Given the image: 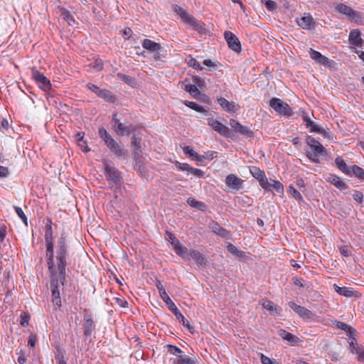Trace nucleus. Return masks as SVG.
I'll return each mask as SVG.
<instances>
[{"label":"nucleus","instance_id":"obj_1","mask_svg":"<svg viewBox=\"0 0 364 364\" xmlns=\"http://www.w3.org/2000/svg\"><path fill=\"white\" fill-rule=\"evenodd\" d=\"M69 256L68 247L66 245V235L62 233L60 237L58 240V248L56 250V267L58 270L57 276H60V280H65L66 270L65 267L68 264L67 259Z\"/></svg>","mask_w":364,"mask_h":364},{"label":"nucleus","instance_id":"obj_2","mask_svg":"<svg viewBox=\"0 0 364 364\" xmlns=\"http://www.w3.org/2000/svg\"><path fill=\"white\" fill-rule=\"evenodd\" d=\"M99 135L109 151L117 156H127L128 151L123 144L120 141L114 139L104 127L99 129Z\"/></svg>","mask_w":364,"mask_h":364},{"label":"nucleus","instance_id":"obj_3","mask_svg":"<svg viewBox=\"0 0 364 364\" xmlns=\"http://www.w3.org/2000/svg\"><path fill=\"white\" fill-rule=\"evenodd\" d=\"M50 289L52 292V303L56 309H60L61 307V299L60 291V284L63 285L65 281H61L60 276L50 274Z\"/></svg>","mask_w":364,"mask_h":364},{"label":"nucleus","instance_id":"obj_4","mask_svg":"<svg viewBox=\"0 0 364 364\" xmlns=\"http://www.w3.org/2000/svg\"><path fill=\"white\" fill-rule=\"evenodd\" d=\"M106 178L111 188H117L121 184V173L117 168L107 164H105Z\"/></svg>","mask_w":364,"mask_h":364},{"label":"nucleus","instance_id":"obj_5","mask_svg":"<svg viewBox=\"0 0 364 364\" xmlns=\"http://www.w3.org/2000/svg\"><path fill=\"white\" fill-rule=\"evenodd\" d=\"M306 143L314 151V154H308V157L314 162H318L319 156L326 155L325 148L322 144L311 136H307Z\"/></svg>","mask_w":364,"mask_h":364},{"label":"nucleus","instance_id":"obj_6","mask_svg":"<svg viewBox=\"0 0 364 364\" xmlns=\"http://www.w3.org/2000/svg\"><path fill=\"white\" fill-rule=\"evenodd\" d=\"M269 106L280 115L291 116L292 110L289 105L279 98L273 97L269 100Z\"/></svg>","mask_w":364,"mask_h":364},{"label":"nucleus","instance_id":"obj_7","mask_svg":"<svg viewBox=\"0 0 364 364\" xmlns=\"http://www.w3.org/2000/svg\"><path fill=\"white\" fill-rule=\"evenodd\" d=\"M166 306L171 311V312L174 314L176 318L182 322L183 326L186 327L191 333H194L195 329L194 327L192 326L188 321H187L183 314L180 312L178 309L176 307L175 304L172 301L171 298H168L167 300L164 301Z\"/></svg>","mask_w":364,"mask_h":364},{"label":"nucleus","instance_id":"obj_8","mask_svg":"<svg viewBox=\"0 0 364 364\" xmlns=\"http://www.w3.org/2000/svg\"><path fill=\"white\" fill-rule=\"evenodd\" d=\"M208 124L212 127L215 132H218L222 136L226 137H232L234 136L233 132L228 127L223 124L219 121L214 119L212 117L207 119Z\"/></svg>","mask_w":364,"mask_h":364},{"label":"nucleus","instance_id":"obj_9","mask_svg":"<svg viewBox=\"0 0 364 364\" xmlns=\"http://www.w3.org/2000/svg\"><path fill=\"white\" fill-rule=\"evenodd\" d=\"M288 305L303 320L312 321L315 317V315L310 310L296 304L294 301H289Z\"/></svg>","mask_w":364,"mask_h":364},{"label":"nucleus","instance_id":"obj_10","mask_svg":"<svg viewBox=\"0 0 364 364\" xmlns=\"http://www.w3.org/2000/svg\"><path fill=\"white\" fill-rule=\"evenodd\" d=\"M32 77L41 90L48 91L51 89L50 81L43 73L35 68L32 69Z\"/></svg>","mask_w":364,"mask_h":364},{"label":"nucleus","instance_id":"obj_11","mask_svg":"<svg viewBox=\"0 0 364 364\" xmlns=\"http://www.w3.org/2000/svg\"><path fill=\"white\" fill-rule=\"evenodd\" d=\"M46 256L47 258L48 268L50 274L56 275V271L54 268L53 243V241H46Z\"/></svg>","mask_w":364,"mask_h":364},{"label":"nucleus","instance_id":"obj_12","mask_svg":"<svg viewBox=\"0 0 364 364\" xmlns=\"http://www.w3.org/2000/svg\"><path fill=\"white\" fill-rule=\"evenodd\" d=\"M230 126L231 127L232 131H235L240 134L245 136L246 137H252L253 132L251 129L248 127L242 125L238 121L231 119L230 120Z\"/></svg>","mask_w":364,"mask_h":364},{"label":"nucleus","instance_id":"obj_13","mask_svg":"<svg viewBox=\"0 0 364 364\" xmlns=\"http://www.w3.org/2000/svg\"><path fill=\"white\" fill-rule=\"evenodd\" d=\"M141 139L136 135H134L132 138L131 145L133 149L134 157L136 164L140 163L142 159Z\"/></svg>","mask_w":364,"mask_h":364},{"label":"nucleus","instance_id":"obj_14","mask_svg":"<svg viewBox=\"0 0 364 364\" xmlns=\"http://www.w3.org/2000/svg\"><path fill=\"white\" fill-rule=\"evenodd\" d=\"M225 38L228 44V47L236 53L241 51V44L238 38L231 31H225L224 33Z\"/></svg>","mask_w":364,"mask_h":364},{"label":"nucleus","instance_id":"obj_15","mask_svg":"<svg viewBox=\"0 0 364 364\" xmlns=\"http://www.w3.org/2000/svg\"><path fill=\"white\" fill-rule=\"evenodd\" d=\"M244 181L235 174H229L226 176L225 184L232 191H238L242 187Z\"/></svg>","mask_w":364,"mask_h":364},{"label":"nucleus","instance_id":"obj_16","mask_svg":"<svg viewBox=\"0 0 364 364\" xmlns=\"http://www.w3.org/2000/svg\"><path fill=\"white\" fill-rule=\"evenodd\" d=\"M350 341L348 342L350 350L352 353L358 355V360L359 361L364 360V348L363 346L358 344L356 341L355 336L349 338Z\"/></svg>","mask_w":364,"mask_h":364},{"label":"nucleus","instance_id":"obj_17","mask_svg":"<svg viewBox=\"0 0 364 364\" xmlns=\"http://www.w3.org/2000/svg\"><path fill=\"white\" fill-rule=\"evenodd\" d=\"M85 336H90L95 329V324L90 314L85 313L83 316Z\"/></svg>","mask_w":364,"mask_h":364},{"label":"nucleus","instance_id":"obj_18","mask_svg":"<svg viewBox=\"0 0 364 364\" xmlns=\"http://www.w3.org/2000/svg\"><path fill=\"white\" fill-rule=\"evenodd\" d=\"M259 304L272 316H278L282 311V308L271 301L262 299Z\"/></svg>","mask_w":364,"mask_h":364},{"label":"nucleus","instance_id":"obj_19","mask_svg":"<svg viewBox=\"0 0 364 364\" xmlns=\"http://www.w3.org/2000/svg\"><path fill=\"white\" fill-rule=\"evenodd\" d=\"M298 25L303 29L310 30L314 26V20L309 14L304 15L296 20Z\"/></svg>","mask_w":364,"mask_h":364},{"label":"nucleus","instance_id":"obj_20","mask_svg":"<svg viewBox=\"0 0 364 364\" xmlns=\"http://www.w3.org/2000/svg\"><path fill=\"white\" fill-rule=\"evenodd\" d=\"M336 11L348 16L351 19H355L359 17L358 13L355 11L343 4H337L336 6Z\"/></svg>","mask_w":364,"mask_h":364},{"label":"nucleus","instance_id":"obj_21","mask_svg":"<svg viewBox=\"0 0 364 364\" xmlns=\"http://www.w3.org/2000/svg\"><path fill=\"white\" fill-rule=\"evenodd\" d=\"M208 228L216 235H220L223 237H228L229 232L227 230L221 227L217 222L210 221L208 224Z\"/></svg>","mask_w":364,"mask_h":364},{"label":"nucleus","instance_id":"obj_22","mask_svg":"<svg viewBox=\"0 0 364 364\" xmlns=\"http://www.w3.org/2000/svg\"><path fill=\"white\" fill-rule=\"evenodd\" d=\"M191 258L193 259L198 266L205 267L206 265V258L198 250H192L190 251V259Z\"/></svg>","mask_w":364,"mask_h":364},{"label":"nucleus","instance_id":"obj_23","mask_svg":"<svg viewBox=\"0 0 364 364\" xmlns=\"http://www.w3.org/2000/svg\"><path fill=\"white\" fill-rule=\"evenodd\" d=\"M218 102L228 112H235L237 110V105L234 102H230L224 97L218 98Z\"/></svg>","mask_w":364,"mask_h":364},{"label":"nucleus","instance_id":"obj_24","mask_svg":"<svg viewBox=\"0 0 364 364\" xmlns=\"http://www.w3.org/2000/svg\"><path fill=\"white\" fill-rule=\"evenodd\" d=\"M349 41L357 47H361L363 39L360 38V32L358 29H354L350 32Z\"/></svg>","mask_w":364,"mask_h":364},{"label":"nucleus","instance_id":"obj_25","mask_svg":"<svg viewBox=\"0 0 364 364\" xmlns=\"http://www.w3.org/2000/svg\"><path fill=\"white\" fill-rule=\"evenodd\" d=\"M309 55L313 60H316L318 63L321 65H326L329 63L328 58L322 55L319 52L314 50L312 48H311L309 50Z\"/></svg>","mask_w":364,"mask_h":364},{"label":"nucleus","instance_id":"obj_26","mask_svg":"<svg viewBox=\"0 0 364 364\" xmlns=\"http://www.w3.org/2000/svg\"><path fill=\"white\" fill-rule=\"evenodd\" d=\"M335 164L340 171L347 175L350 176L351 166H347L341 156H338L335 159Z\"/></svg>","mask_w":364,"mask_h":364},{"label":"nucleus","instance_id":"obj_27","mask_svg":"<svg viewBox=\"0 0 364 364\" xmlns=\"http://www.w3.org/2000/svg\"><path fill=\"white\" fill-rule=\"evenodd\" d=\"M114 129L119 136L129 135L133 131L132 126H126L123 123H119L117 126H114Z\"/></svg>","mask_w":364,"mask_h":364},{"label":"nucleus","instance_id":"obj_28","mask_svg":"<svg viewBox=\"0 0 364 364\" xmlns=\"http://www.w3.org/2000/svg\"><path fill=\"white\" fill-rule=\"evenodd\" d=\"M142 46L145 49L155 52L156 53H158L161 49V46L159 43L154 42L149 39H144L142 42Z\"/></svg>","mask_w":364,"mask_h":364},{"label":"nucleus","instance_id":"obj_29","mask_svg":"<svg viewBox=\"0 0 364 364\" xmlns=\"http://www.w3.org/2000/svg\"><path fill=\"white\" fill-rule=\"evenodd\" d=\"M328 181L339 190H345L347 188V186L344 181L336 175H331L328 177Z\"/></svg>","mask_w":364,"mask_h":364},{"label":"nucleus","instance_id":"obj_30","mask_svg":"<svg viewBox=\"0 0 364 364\" xmlns=\"http://www.w3.org/2000/svg\"><path fill=\"white\" fill-rule=\"evenodd\" d=\"M173 10L174 11V12H176L177 14V15H178L182 19V21L186 23V21L190 18V16H191V14H189L187 11L184 9H183L182 7L179 6L178 5H173Z\"/></svg>","mask_w":364,"mask_h":364},{"label":"nucleus","instance_id":"obj_31","mask_svg":"<svg viewBox=\"0 0 364 364\" xmlns=\"http://www.w3.org/2000/svg\"><path fill=\"white\" fill-rule=\"evenodd\" d=\"M185 23L189 25L196 31H200L204 29L202 23L200 21H198L192 15L190 16V18L186 21V22Z\"/></svg>","mask_w":364,"mask_h":364},{"label":"nucleus","instance_id":"obj_32","mask_svg":"<svg viewBox=\"0 0 364 364\" xmlns=\"http://www.w3.org/2000/svg\"><path fill=\"white\" fill-rule=\"evenodd\" d=\"M334 290L340 295L344 296L346 297H351L353 296V291L350 288L348 287H341L337 284H333Z\"/></svg>","mask_w":364,"mask_h":364},{"label":"nucleus","instance_id":"obj_33","mask_svg":"<svg viewBox=\"0 0 364 364\" xmlns=\"http://www.w3.org/2000/svg\"><path fill=\"white\" fill-rule=\"evenodd\" d=\"M184 90L188 92L193 97L198 99L200 95V92L196 85L186 84Z\"/></svg>","mask_w":364,"mask_h":364},{"label":"nucleus","instance_id":"obj_34","mask_svg":"<svg viewBox=\"0 0 364 364\" xmlns=\"http://www.w3.org/2000/svg\"><path fill=\"white\" fill-rule=\"evenodd\" d=\"M60 16L62 18L70 25L73 26L75 23V19L73 16L70 14V11L65 9V8H60Z\"/></svg>","mask_w":364,"mask_h":364},{"label":"nucleus","instance_id":"obj_35","mask_svg":"<svg viewBox=\"0 0 364 364\" xmlns=\"http://www.w3.org/2000/svg\"><path fill=\"white\" fill-rule=\"evenodd\" d=\"M100 97L104 99L105 101L113 103L116 100L115 96L109 91L105 89H103L99 96Z\"/></svg>","mask_w":364,"mask_h":364},{"label":"nucleus","instance_id":"obj_36","mask_svg":"<svg viewBox=\"0 0 364 364\" xmlns=\"http://www.w3.org/2000/svg\"><path fill=\"white\" fill-rule=\"evenodd\" d=\"M250 172L254 178L258 180V181L265 176L264 171L257 166H250Z\"/></svg>","mask_w":364,"mask_h":364},{"label":"nucleus","instance_id":"obj_37","mask_svg":"<svg viewBox=\"0 0 364 364\" xmlns=\"http://www.w3.org/2000/svg\"><path fill=\"white\" fill-rule=\"evenodd\" d=\"M187 203L195 208H197L200 210L204 211L205 210L206 205L204 203L197 200L195 198H190L187 200Z\"/></svg>","mask_w":364,"mask_h":364},{"label":"nucleus","instance_id":"obj_38","mask_svg":"<svg viewBox=\"0 0 364 364\" xmlns=\"http://www.w3.org/2000/svg\"><path fill=\"white\" fill-rule=\"evenodd\" d=\"M352 173L360 180L364 181V169L361 167L357 165L352 166L350 169V175Z\"/></svg>","mask_w":364,"mask_h":364},{"label":"nucleus","instance_id":"obj_39","mask_svg":"<svg viewBox=\"0 0 364 364\" xmlns=\"http://www.w3.org/2000/svg\"><path fill=\"white\" fill-rule=\"evenodd\" d=\"M173 364H197L195 359L188 358L186 355H182L180 358H177L173 362Z\"/></svg>","mask_w":364,"mask_h":364},{"label":"nucleus","instance_id":"obj_40","mask_svg":"<svg viewBox=\"0 0 364 364\" xmlns=\"http://www.w3.org/2000/svg\"><path fill=\"white\" fill-rule=\"evenodd\" d=\"M176 253L181 256V257L187 259H190V251L183 245H181L174 250Z\"/></svg>","mask_w":364,"mask_h":364},{"label":"nucleus","instance_id":"obj_41","mask_svg":"<svg viewBox=\"0 0 364 364\" xmlns=\"http://www.w3.org/2000/svg\"><path fill=\"white\" fill-rule=\"evenodd\" d=\"M309 127L311 128V132H317L319 134H323L325 136L328 137V139L331 138V133L325 130L322 127H318L317 124H315L314 122H312V125H309Z\"/></svg>","mask_w":364,"mask_h":364},{"label":"nucleus","instance_id":"obj_42","mask_svg":"<svg viewBox=\"0 0 364 364\" xmlns=\"http://www.w3.org/2000/svg\"><path fill=\"white\" fill-rule=\"evenodd\" d=\"M279 335L289 342L296 343L299 340L296 336H294L291 333L286 331L285 330H280Z\"/></svg>","mask_w":364,"mask_h":364},{"label":"nucleus","instance_id":"obj_43","mask_svg":"<svg viewBox=\"0 0 364 364\" xmlns=\"http://www.w3.org/2000/svg\"><path fill=\"white\" fill-rule=\"evenodd\" d=\"M184 105L198 112H206V110L203 107L194 102L185 101Z\"/></svg>","mask_w":364,"mask_h":364},{"label":"nucleus","instance_id":"obj_44","mask_svg":"<svg viewBox=\"0 0 364 364\" xmlns=\"http://www.w3.org/2000/svg\"><path fill=\"white\" fill-rule=\"evenodd\" d=\"M156 286L159 290L160 297L164 301L170 298L167 292L166 291L164 286L162 285L161 282L159 280H157Z\"/></svg>","mask_w":364,"mask_h":364},{"label":"nucleus","instance_id":"obj_45","mask_svg":"<svg viewBox=\"0 0 364 364\" xmlns=\"http://www.w3.org/2000/svg\"><path fill=\"white\" fill-rule=\"evenodd\" d=\"M228 250L232 255L238 257H245V252L240 250H239L236 246L232 244H229L228 245Z\"/></svg>","mask_w":364,"mask_h":364},{"label":"nucleus","instance_id":"obj_46","mask_svg":"<svg viewBox=\"0 0 364 364\" xmlns=\"http://www.w3.org/2000/svg\"><path fill=\"white\" fill-rule=\"evenodd\" d=\"M167 350L169 353L180 358L183 354L182 350L177 346L168 344L166 346Z\"/></svg>","mask_w":364,"mask_h":364},{"label":"nucleus","instance_id":"obj_47","mask_svg":"<svg viewBox=\"0 0 364 364\" xmlns=\"http://www.w3.org/2000/svg\"><path fill=\"white\" fill-rule=\"evenodd\" d=\"M289 194L299 201L303 200V197L301 193L292 186H290L288 189Z\"/></svg>","mask_w":364,"mask_h":364},{"label":"nucleus","instance_id":"obj_48","mask_svg":"<svg viewBox=\"0 0 364 364\" xmlns=\"http://www.w3.org/2000/svg\"><path fill=\"white\" fill-rule=\"evenodd\" d=\"M16 213L18 215V216L21 219L23 223L25 224V225H28V220L27 217L25 215L24 212L23 211L22 208L18 206L14 207Z\"/></svg>","mask_w":364,"mask_h":364},{"label":"nucleus","instance_id":"obj_49","mask_svg":"<svg viewBox=\"0 0 364 364\" xmlns=\"http://www.w3.org/2000/svg\"><path fill=\"white\" fill-rule=\"evenodd\" d=\"M20 318H21L20 323L23 327H26L28 326L29 320H30V315L28 313L24 312V311L21 312Z\"/></svg>","mask_w":364,"mask_h":364},{"label":"nucleus","instance_id":"obj_50","mask_svg":"<svg viewBox=\"0 0 364 364\" xmlns=\"http://www.w3.org/2000/svg\"><path fill=\"white\" fill-rule=\"evenodd\" d=\"M117 77L128 85H132L134 82V79L132 77L121 73H117Z\"/></svg>","mask_w":364,"mask_h":364},{"label":"nucleus","instance_id":"obj_51","mask_svg":"<svg viewBox=\"0 0 364 364\" xmlns=\"http://www.w3.org/2000/svg\"><path fill=\"white\" fill-rule=\"evenodd\" d=\"M270 188H274L278 193H281L284 190L283 186H282V184L279 181H275V180H272V179H271Z\"/></svg>","mask_w":364,"mask_h":364},{"label":"nucleus","instance_id":"obj_52","mask_svg":"<svg viewBox=\"0 0 364 364\" xmlns=\"http://www.w3.org/2000/svg\"><path fill=\"white\" fill-rule=\"evenodd\" d=\"M260 360L262 364H279L276 360L270 358L263 354H261Z\"/></svg>","mask_w":364,"mask_h":364},{"label":"nucleus","instance_id":"obj_53","mask_svg":"<svg viewBox=\"0 0 364 364\" xmlns=\"http://www.w3.org/2000/svg\"><path fill=\"white\" fill-rule=\"evenodd\" d=\"M188 66L192 67V68L199 70H202L203 69V68L200 65V64L193 58H191L188 61Z\"/></svg>","mask_w":364,"mask_h":364},{"label":"nucleus","instance_id":"obj_54","mask_svg":"<svg viewBox=\"0 0 364 364\" xmlns=\"http://www.w3.org/2000/svg\"><path fill=\"white\" fill-rule=\"evenodd\" d=\"M45 240L53 241V231L51 225L46 226Z\"/></svg>","mask_w":364,"mask_h":364},{"label":"nucleus","instance_id":"obj_55","mask_svg":"<svg viewBox=\"0 0 364 364\" xmlns=\"http://www.w3.org/2000/svg\"><path fill=\"white\" fill-rule=\"evenodd\" d=\"M259 185L266 191L270 190L271 181H269L267 178L266 176L261 179L259 181Z\"/></svg>","mask_w":364,"mask_h":364},{"label":"nucleus","instance_id":"obj_56","mask_svg":"<svg viewBox=\"0 0 364 364\" xmlns=\"http://www.w3.org/2000/svg\"><path fill=\"white\" fill-rule=\"evenodd\" d=\"M343 331L346 332L348 338L355 336L357 333L356 330L348 324H347V328H345Z\"/></svg>","mask_w":364,"mask_h":364},{"label":"nucleus","instance_id":"obj_57","mask_svg":"<svg viewBox=\"0 0 364 364\" xmlns=\"http://www.w3.org/2000/svg\"><path fill=\"white\" fill-rule=\"evenodd\" d=\"M262 2L264 3L266 8L269 11H274L277 8L276 2L271 0H262Z\"/></svg>","mask_w":364,"mask_h":364},{"label":"nucleus","instance_id":"obj_58","mask_svg":"<svg viewBox=\"0 0 364 364\" xmlns=\"http://www.w3.org/2000/svg\"><path fill=\"white\" fill-rule=\"evenodd\" d=\"M189 173L194 176H196L198 178H203L205 175V173L202 170L193 167H191V168H190Z\"/></svg>","mask_w":364,"mask_h":364},{"label":"nucleus","instance_id":"obj_59","mask_svg":"<svg viewBox=\"0 0 364 364\" xmlns=\"http://www.w3.org/2000/svg\"><path fill=\"white\" fill-rule=\"evenodd\" d=\"M77 145L81 148V149L84 152H88L90 149L87 146V142L84 139L82 140V138H77Z\"/></svg>","mask_w":364,"mask_h":364},{"label":"nucleus","instance_id":"obj_60","mask_svg":"<svg viewBox=\"0 0 364 364\" xmlns=\"http://www.w3.org/2000/svg\"><path fill=\"white\" fill-rule=\"evenodd\" d=\"M87 87L89 90L92 91L94 93H95L97 96H99L100 92L102 90V89H100L98 86L89 83L87 85Z\"/></svg>","mask_w":364,"mask_h":364},{"label":"nucleus","instance_id":"obj_61","mask_svg":"<svg viewBox=\"0 0 364 364\" xmlns=\"http://www.w3.org/2000/svg\"><path fill=\"white\" fill-rule=\"evenodd\" d=\"M176 167L181 171H186L188 173L190 172V168H191V166L189 164L179 162L176 163Z\"/></svg>","mask_w":364,"mask_h":364},{"label":"nucleus","instance_id":"obj_62","mask_svg":"<svg viewBox=\"0 0 364 364\" xmlns=\"http://www.w3.org/2000/svg\"><path fill=\"white\" fill-rule=\"evenodd\" d=\"M353 199L358 202V203H362L363 195V193L359 191H355L353 194Z\"/></svg>","mask_w":364,"mask_h":364},{"label":"nucleus","instance_id":"obj_63","mask_svg":"<svg viewBox=\"0 0 364 364\" xmlns=\"http://www.w3.org/2000/svg\"><path fill=\"white\" fill-rule=\"evenodd\" d=\"M6 235V227L4 224H0V243L2 242Z\"/></svg>","mask_w":364,"mask_h":364},{"label":"nucleus","instance_id":"obj_64","mask_svg":"<svg viewBox=\"0 0 364 364\" xmlns=\"http://www.w3.org/2000/svg\"><path fill=\"white\" fill-rule=\"evenodd\" d=\"M183 149V152L185 154L189 155L190 156H192V157H194V156L196 153V151H194L193 148L189 146H185Z\"/></svg>","mask_w":364,"mask_h":364}]
</instances>
